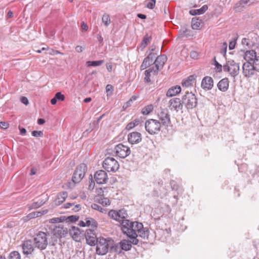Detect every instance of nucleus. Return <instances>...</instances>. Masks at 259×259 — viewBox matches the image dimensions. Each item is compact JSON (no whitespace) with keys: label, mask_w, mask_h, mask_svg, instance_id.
<instances>
[{"label":"nucleus","mask_w":259,"mask_h":259,"mask_svg":"<svg viewBox=\"0 0 259 259\" xmlns=\"http://www.w3.org/2000/svg\"><path fill=\"white\" fill-rule=\"evenodd\" d=\"M113 240L110 239H105L103 237L98 238L96 244V253L99 255H105L110 249L111 251H117V246H113Z\"/></svg>","instance_id":"obj_1"},{"label":"nucleus","mask_w":259,"mask_h":259,"mask_svg":"<svg viewBox=\"0 0 259 259\" xmlns=\"http://www.w3.org/2000/svg\"><path fill=\"white\" fill-rule=\"evenodd\" d=\"M50 236L48 232L46 233L39 231L34 236L33 242L35 247L40 250L45 249L48 244V236Z\"/></svg>","instance_id":"obj_2"},{"label":"nucleus","mask_w":259,"mask_h":259,"mask_svg":"<svg viewBox=\"0 0 259 259\" xmlns=\"http://www.w3.org/2000/svg\"><path fill=\"white\" fill-rule=\"evenodd\" d=\"M144 125L146 131L152 135L158 134L161 128L160 121L154 119H150L146 120Z\"/></svg>","instance_id":"obj_3"},{"label":"nucleus","mask_w":259,"mask_h":259,"mask_svg":"<svg viewBox=\"0 0 259 259\" xmlns=\"http://www.w3.org/2000/svg\"><path fill=\"white\" fill-rule=\"evenodd\" d=\"M182 102L187 109H193L197 106V99L194 94L187 92L182 97Z\"/></svg>","instance_id":"obj_4"},{"label":"nucleus","mask_w":259,"mask_h":259,"mask_svg":"<svg viewBox=\"0 0 259 259\" xmlns=\"http://www.w3.org/2000/svg\"><path fill=\"white\" fill-rule=\"evenodd\" d=\"M102 165L103 168L108 172H115L119 167L118 161L113 157H110L105 159Z\"/></svg>","instance_id":"obj_5"},{"label":"nucleus","mask_w":259,"mask_h":259,"mask_svg":"<svg viewBox=\"0 0 259 259\" xmlns=\"http://www.w3.org/2000/svg\"><path fill=\"white\" fill-rule=\"evenodd\" d=\"M87 166L85 164L81 163L77 166L72 176V181L74 184L79 183L84 177Z\"/></svg>","instance_id":"obj_6"},{"label":"nucleus","mask_w":259,"mask_h":259,"mask_svg":"<svg viewBox=\"0 0 259 259\" xmlns=\"http://www.w3.org/2000/svg\"><path fill=\"white\" fill-rule=\"evenodd\" d=\"M223 69L225 71L229 72L232 76L234 77L239 73V66L238 64L235 63L234 61L229 60L223 66Z\"/></svg>","instance_id":"obj_7"},{"label":"nucleus","mask_w":259,"mask_h":259,"mask_svg":"<svg viewBox=\"0 0 259 259\" xmlns=\"http://www.w3.org/2000/svg\"><path fill=\"white\" fill-rule=\"evenodd\" d=\"M50 229L53 231V237L52 238L54 241H57L58 238L65 237L68 233L67 228L60 226L56 227L54 225H51L50 226Z\"/></svg>","instance_id":"obj_8"},{"label":"nucleus","mask_w":259,"mask_h":259,"mask_svg":"<svg viewBox=\"0 0 259 259\" xmlns=\"http://www.w3.org/2000/svg\"><path fill=\"white\" fill-rule=\"evenodd\" d=\"M116 155L121 158H125L131 153L130 148L122 144L116 145L113 150Z\"/></svg>","instance_id":"obj_9"},{"label":"nucleus","mask_w":259,"mask_h":259,"mask_svg":"<svg viewBox=\"0 0 259 259\" xmlns=\"http://www.w3.org/2000/svg\"><path fill=\"white\" fill-rule=\"evenodd\" d=\"M133 222L129 220H122L120 223L121 230L123 234L127 236L131 234L132 230L133 231Z\"/></svg>","instance_id":"obj_10"},{"label":"nucleus","mask_w":259,"mask_h":259,"mask_svg":"<svg viewBox=\"0 0 259 259\" xmlns=\"http://www.w3.org/2000/svg\"><path fill=\"white\" fill-rule=\"evenodd\" d=\"M159 121H160L161 125L168 126L170 123V115L167 110H162L158 114Z\"/></svg>","instance_id":"obj_11"},{"label":"nucleus","mask_w":259,"mask_h":259,"mask_svg":"<svg viewBox=\"0 0 259 259\" xmlns=\"http://www.w3.org/2000/svg\"><path fill=\"white\" fill-rule=\"evenodd\" d=\"M168 107L171 110H174L178 112L183 109V104L180 98H174L168 101Z\"/></svg>","instance_id":"obj_12"},{"label":"nucleus","mask_w":259,"mask_h":259,"mask_svg":"<svg viewBox=\"0 0 259 259\" xmlns=\"http://www.w3.org/2000/svg\"><path fill=\"white\" fill-rule=\"evenodd\" d=\"M256 61L255 63H251L245 62L243 64L242 66L243 72L245 76H249L251 75H252L254 73V71L255 70H257V68H256L257 64Z\"/></svg>","instance_id":"obj_13"},{"label":"nucleus","mask_w":259,"mask_h":259,"mask_svg":"<svg viewBox=\"0 0 259 259\" xmlns=\"http://www.w3.org/2000/svg\"><path fill=\"white\" fill-rule=\"evenodd\" d=\"M85 237L87 243L90 246H94L96 245L97 240V236L94 230L88 229L85 233Z\"/></svg>","instance_id":"obj_14"},{"label":"nucleus","mask_w":259,"mask_h":259,"mask_svg":"<svg viewBox=\"0 0 259 259\" xmlns=\"http://www.w3.org/2000/svg\"><path fill=\"white\" fill-rule=\"evenodd\" d=\"M94 179L99 184H103L107 183L108 176L107 173L103 170L96 171L94 175Z\"/></svg>","instance_id":"obj_15"},{"label":"nucleus","mask_w":259,"mask_h":259,"mask_svg":"<svg viewBox=\"0 0 259 259\" xmlns=\"http://www.w3.org/2000/svg\"><path fill=\"white\" fill-rule=\"evenodd\" d=\"M246 62L255 63L256 60H258L259 56H257L256 53L254 50H249L245 52L243 55Z\"/></svg>","instance_id":"obj_16"},{"label":"nucleus","mask_w":259,"mask_h":259,"mask_svg":"<svg viewBox=\"0 0 259 259\" xmlns=\"http://www.w3.org/2000/svg\"><path fill=\"white\" fill-rule=\"evenodd\" d=\"M160 69L154 66L153 65L149 67V68L145 71V81H150L151 78L158 74Z\"/></svg>","instance_id":"obj_17"},{"label":"nucleus","mask_w":259,"mask_h":259,"mask_svg":"<svg viewBox=\"0 0 259 259\" xmlns=\"http://www.w3.org/2000/svg\"><path fill=\"white\" fill-rule=\"evenodd\" d=\"M156 54L154 53H150L147 57H146L141 65V69H145L148 67L153 65L154 59L156 57Z\"/></svg>","instance_id":"obj_18"},{"label":"nucleus","mask_w":259,"mask_h":259,"mask_svg":"<svg viewBox=\"0 0 259 259\" xmlns=\"http://www.w3.org/2000/svg\"><path fill=\"white\" fill-rule=\"evenodd\" d=\"M127 138L128 142L131 144H136L142 141V135L137 132L130 133Z\"/></svg>","instance_id":"obj_19"},{"label":"nucleus","mask_w":259,"mask_h":259,"mask_svg":"<svg viewBox=\"0 0 259 259\" xmlns=\"http://www.w3.org/2000/svg\"><path fill=\"white\" fill-rule=\"evenodd\" d=\"M34 244L30 240L24 241L22 244L23 253L25 254H31L34 251Z\"/></svg>","instance_id":"obj_20"},{"label":"nucleus","mask_w":259,"mask_h":259,"mask_svg":"<svg viewBox=\"0 0 259 259\" xmlns=\"http://www.w3.org/2000/svg\"><path fill=\"white\" fill-rule=\"evenodd\" d=\"M166 61V56L165 55H159L156 58L154 61L153 65L161 70L163 68Z\"/></svg>","instance_id":"obj_21"},{"label":"nucleus","mask_w":259,"mask_h":259,"mask_svg":"<svg viewBox=\"0 0 259 259\" xmlns=\"http://www.w3.org/2000/svg\"><path fill=\"white\" fill-rule=\"evenodd\" d=\"M181 91V88L180 85L172 86L166 92V96L171 97L179 94Z\"/></svg>","instance_id":"obj_22"},{"label":"nucleus","mask_w":259,"mask_h":259,"mask_svg":"<svg viewBox=\"0 0 259 259\" xmlns=\"http://www.w3.org/2000/svg\"><path fill=\"white\" fill-rule=\"evenodd\" d=\"M208 9L207 5L203 6L201 8L199 9H192L189 11L190 15L192 16L196 15H201L203 14Z\"/></svg>","instance_id":"obj_23"},{"label":"nucleus","mask_w":259,"mask_h":259,"mask_svg":"<svg viewBox=\"0 0 259 259\" xmlns=\"http://www.w3.org/2000/svg\"><path fill=\"white\" fill-rule=\"evenodd\" d=\"M67 197V193L66 192H62L58 195V197L55 200V202L57 205H60L63 203Z\"/></svg>","instance_id":"obj_24"},{"label":"nucleus","mask_w":259,"mask_h":259,"mask_svg":"<svg viewBox=\"0 0 259 259\" xmlns=\"http://www.w3.org/2000/svg\"><path fill=\"white\" fill-rule=\"evenodd\" d=\"M152 37L148 34H146L141 43V47L142 50H143L151 41Z\"/></svg>","instance_id":"obj_25"},{"label":"nucleus","mask_w":259,"mask_h":259,"mask_svg":"<svg viewBox=\"0 0 259 259\" xmlns=\"http://www.w3.org/2000/svg\"><path fill=\"white\" fill-rule=\"evenodd\" d=\"M120 247L122 250L128 251L131 249L132 244L128 240H123L120 242Z\"/></svg>","instance_id":"obj_26"},{"label":"nucleus","mask_w":259,"mask_h":259,"mask_svg":"<svg viewBox=\"0 0 259 259\" xmlns=\"http://www.w3.org/2000/svg\"><path fill=\"white\" fill-rule=\"evenodd\" d=\"M87 226H91L93 228H96L98 226L97 221L92 218H87L85 219Z\"/></svg>","instance_id":"obj_27"},{"label":"nucleus","mask_w":259,"mask_h":259,"mask_svg":"<svg viewBox=\"0 0 259 259\" xmlns=\"http://www.w3.org/2000/svg\"><path fill=\"white\" fill-rule=\"evenodd\" d=\"M201 25V20L196 18H193L191 22V27L193 29H198Z\"/></svg>","instance_id":"obj_28"},{"label":"nucleus","mask_w":259,"mask_h":259,"mask_svg":"<svg viewBox=\"0 0 259 259\" xmlns=\"http://www.w3.org/2000/svg\"><path fill=\"white\" fill-rule=\"evenodd\" d=\"M119 222L121 223L122 220H126L128 214L124 209H122L118 211Z\"/></svg>","instance_id":"obj_29"},{"label":"nucleus","mask_w":259,"mask_h":259,"mask_svg":"<svg viewBox=\"0 0 259 259\" xmlns=\"http://www.w3.org/2000/svg\"><path fill=\"white\" fill-rule=\"evenodd\" d=\"M143 228V224L138 222H133V231L132 230L131 234H137L138 231Z\"/></svg>","instance_id":"obj_30"},{"label":"nucleus","mask_w":259,"mask_h":259,"mask_svg":"<svg viewBox=\"0 0 259 259\" xmlns=\"http://www.w3.org/2000/svg\"><path fill=\"white\" fill-rule=\"evenodd\" d=\"M140 123H141L140 120L139 119H136L134 120L133 121L128 123L127 124L125 128L127 130H131V129H132L134 127L138 125Z\"/></svg>","instance_id":"obj_31"},{"label":"nucleus","mask_w":259,"mask_h":259,"mask_svg":"<svg viewBox=\"0 0 259 259\" xmlns=\"http://www.w3.org/2000/svg\"><path fill=\"white\" fill-rule=\"evenodd\" d=\"M45 203L44 200L39 199L36 201H34L30 207V209H35L42 205Z\"/></svg>","instance_id":"obj_32"},{"label":"nucleus","mask_w":259,"mask_h":259,"mask_svg":"<svg viewBox=\"0 0 259 259\" xmlns=\"http://www.w3.org/2000/svg\"><path fill=\"white\" fill-rule=\"evenodd\" d=\"M218 87L220 91L225 92L229 87V82H218Z\"/></svg>","instance_id":"obj_33"},{"label":"nucleus","mask_w":259,"mask_h":259,"mask_svg":"<svg viewBox=\"0 0 259 259\" xmlns=\"http://www.w3.org/2000/svg\"><path fill=\"white\" fill-rule=\"evenodd\" d=\"M104 62V60H98L93 61H87V65L88 66H101Z\"/></svg>","instance_id":"obj_34"},{"label":"nucleus","mask_w":259,"mask_h":259,"mask_svg":"<svg viewBox=\"0 0 259 259\" xmlns=\"http://www.w3.org/2000/svg\"><path fill=\"white\" fill-rule=\"evenodd\" d=\"M78 229H75V227L72 228L71 230H70L69 233L72 237L73 239L76 241H77L78 238L79 233L78 232Z\"/></svg>","instance_id":"obj_35"},{"label":"nucleus","mask_w":259,"mask_h":259,"mask_svg":"<svg viewBox=\"0 0 259 259\" xmlns=\"http://www.w3.org/2000/svg\"><path fill=\"white\" fill-rule=\"evenodd\" d=\"M153 110V106L152 105H148L144 107L142 110V113L144 115H148L151 113Z\"/></svg>","instance_id":"obj_36"},{"label":"nucleus","mask_w":259,"mask_h":259,"mask_svg":"<svg viewBox=\"0 0 259 259\" xmlns=\"http://www.w3.org/2000/svg\"><path fill=\"white\" fill-rule=\"evenodd\" d=\"M108 215L111 219L119 222L118 211L113 209L108 212Z\"/></svg>","instance_id":"obj_37"},{"label":"nucleus","mask_w":259,"mask_h":259,"mask_svg":"<svg viewBox=\"0 0 259 259\" xmlns=\"http://www.w3.org/2000/svg\"><path fill=\"white\" fill-rule=\"evenodd\" d=\"M138 233L140 237L144 239L147 238L148 236V230L146 228H144L143 227L142 229L138 231Z\"/></svg>","instance_id":"obj_38"},{"label":"nucleus","mask_w":259,"mask_h":259,"mask_svg":"<svg viewBox=\"0 0 259 259\" xmlns=\"http://www.w3.org/2000/svg\"><path fill=\"white\" fill-rule=\"evenodd\" d=\"M213 82H201V87L205 91L209 90L213 87Z\"/></svg>","instance_id":"obj_39"},{"label":"nucleus","mask_w":259,"mask_h":259,"mask_svg":"<svg viewBox=\"0 0 259 259\" xmlns=\"http://www.w3.org/2000/svg\"><path fill=\"white\" fill-rule=\"evenodd\" d=\"M190 32L186 27H183L179 30V34L181 37L190 36L189 32Z\"/></svg>","instance_id":"obj_40"},{"label":"nucleus","mask_w":259,"mask_h":259,"mask_svg":"<svg viewBox=\"0 0 259 259\" xmlns=\"http://www.w3.org/2000/svg\"><path fill=\"white\" fill-rule=\"evenodd\" d=\"M249 0H240L235 6V8H243L245 5H248Z\"/></svg>","instance_id":"obj_41"},{"label":"nucleus","mask_w":259,"mask_h":259,"mask_svg":"<svg viewBox=\"0 0 259 259\" xmlns=\"http://www.w3.org/2000/svg\"><path fill=\"white\" fill-rule=\"evenodd\" d=\"M91 207L93 209L97 210L102 213H106V210L105 208H102L101 206L96 203L92 204L91 205Z\"/></svg>","instance_id":"obj_42"},{"label":"nucleus","mask_w":259,"mask_h":259,"mask_svg":"<svg viewBox=\"0 0 259 259\" xmlns=\"http://www.w3.org/2000/svg\"><path fill=\"white\" fill-rule=\"evenodd\" d=\"M138 234H131L130 235H128L127 237L131 238L132 240L130 241L131 244H133L134 245H137L139 243V240L137 239V237H138Z\"/></svg>","instance_id":"obj_43"},{"label":"nucleus","mask_w":259,"mask_h":259,"mask_svg":"<svg viewBox=\"0 0 259 259\" xmlns=\"http://www.w3.org/2000/svg\"><path fill=\"white\" fill-rule=\"evenodd\" d=\"M102 23L106 26H108L110 23V19L109 16L106 14L103 15L102 19Z\"/></svg>","instance_id":"obj_44"},{"label":"nucleus","mask_w":259,"mask_h":259,"mask_svg":"<svg viewBox=\"0 0 259 259\" xmlns=\"http://www.w3.org/2000/svg\"><path fill=\"white\" fill-rule=\"evenodd\" d=\"M201 75H199V74H193V75H190L186 80H183V81H194V80H200L201 79Z\"/></svg>","instance_id":"obj_45"},{"label":"nucleus","mask_w":259,"mask_h":259,"mask_svg":"<svg viewBox=\"0 0 259 259\" xmlns=\"http://www.w3.org/2000/svg\"><path fill=\"white\" fill-rule=\"evenodd\" d=\"M9 259H21V255L18 251H14L10 253Z\"/></svg>","instance_id":"obj_46"},{"label":"nucleus","mask_w":259,"mask_h":259,"mask_svg":"<svg viewBox=\"0 0 259 259\" xmlns=\"http://www.w3.org/2000/svg\"><path fill=\"white\" fill-rule=\"evenodd\" d=\"M65 220V217L60 218H54L49 220V223L55 224L57 223L62 222Z\"/></svg>","instance_id":"obj_47"},{"label":"nucleus","mask_w":259,"mask_h":259,"mask_svg":"<svg viewBox=\"0 0 259 259\" xmlns=\"http://www.w3.org/2000/svg\"><path fill=\"white\" fill-rule=\"evenodd\" d=\"M113 91V86L111 84H107L106 87V92L108 97L110 96Z\"/></svg>","instance_id":"obj_48"},{"label":"nucleus","mask_w":259,"mask_h":259,"mask_svg":"<svg viewBox=\"0 0 259 259\" xmlns=\"http://www.w3.org/2000/svg\"><path fill=\"white\" fill-rule=\"evenodd\" d=\"M55 98L58 101H63L65 99V96L64 95L62 94L60 92H57L55 95Z\"/></svg>","instance_id":"obj_49"},{"label":"nucleus","mask_w":259,"mask_h":259,"mask_svg":"<svg viewBox=\"0 0 259 259\" xmlns=\"http://www.w3.org/2000/svg\"><path fill=\"white\" fill-rule=\"evenodd\" d=\"M155 0H148V2L146 5L147 7L150 9H153L155 7Z\"/></svg>","instance_id":"obj_50"},{"label":"nucleus","mask_w":259,"mask_h":259,"mask_svg":"<svg viewBox=\"0 0 259 259\" xmlns=\"http://www.w3.org/2000/svg\"><path fill=\"white\" fill-rule=\"evenodd\" d=\"M79 219L78 217L76 215H70L66 218V220L69 222L74 223L77 221Z\"/></svg>","instance_id":"obj_51"},{"label":"nucleus","mask_w":259,"mask_h":259,"mask_svg":"<svg viewBox=\"0 0 259 259\" xmlns=\"http://www.w3.org/2000/svg\"><path fill=\"white\" fill-rule=\"evenodd\" d=\"M227 43L225 42L223 43L222 48L221 49V53L223 54L224 56L226 55V51H227Z\"/></svg>","instance_id":"obj_52"},{"label":"nucleus","mask_w":259,"mask_h":259,"mask_svg":"<svg viewBox=\"0 0 259 259\" xmlns=\"http://www.w3.org/2000/svg\"><path fill=\"white\" fill-rule=\"evenodd\" d=\"M170 185L171 186V189L173 190H178L179 186L175 181H174V180L170 181Z\"/></svg>","instance_id":"obj_53"},{"label":"nucleus","mask_w":259,"mask_h":259,"mask_svg":"<svg viewBox=\"0 0 259 259\" xmlns=\"http://www.w3.org/2000/svg\"><path fill=\"white\" fill-rule=\"evenodd\" d=\"M32 135L35 137H42L43 133L42 131H34L32 132Z\"/></svg>","instance_id":"obj_54"},{"label":"nucleus","mask_w":259,"mask_h":259,"mask_svg":"<svg viewBox=\"0 0 259 259\" xmlns=\"http://www.w3.org/2000/svg\"><path fill=\"white\" fill-rule=\"evenodd\" d=\"M102 200L103 201H102L101 202L102 205H103V206H108L110 205V201L108 198L104 197L103 198H102Z\"/></svg>","instance_id":"obj_55"},{"label":"nucleus","mask_w":259,"mask_h":259,"mask_svg":"<svg viewBox=\"0 0 259 259\" xmlns=\"http://www.w3.org/2000/svg\"><path fill=\"white\" fill-rule=\"evenodd\" d=\"M9 123L7 122H0V127L3 129H7L9 127Z\"/></svg>","instance_id":"obj_56"},{"label":"nucleus","mask_w":259,"mask_h":259,"mask_svg":"<svg viewBox=\"0 0 259 259\" xmlns=\"http://www.w3.org/2000/svg\"><path fill=\"white\" fill-rule=\"evenodd\" d=\"M137 97L136 96H134L127 102H126V103L130 107L132 105L133 101H135L137 99Z\"/></svg>","instance_id":"obj_57"},{"label":"nucleus","mask_w":259,"mask_h":259,"mask_svg":"<svg viewBox=\"0 0 259 259\" xmlns=\"http://www.w3.org/2000/svg\"><path fill=\"white\" fill-rule=\"evenodd\" d=\"M90 177H91V183L89 186V189L90 190H93L94 188L95 183L93 181V177H92V175H90Z\"/></svg>","instance_id":"obj_58"},{"label":"nucleus","mask_w":259,"mask_h":259,"mask_svg":"<svg viewBox=\"0 0 259 259\" xmlns=\"http://www.w3.org/2000/svg\"><path fill=\"white\" fill-rule=\"evenodd\" d=\"M20 101L22 103H23L25 105H27L29 103L27 98L25 97H22L21 98Z\"/></svg>","instance_id":"obj_59"},{"label":"nucleus","mask_w":259,"mask_h":259,"mask_svg":"<svg viewBox=\"0 0 259 259\" xmlns=\"http://www.w3.org/2000/svg\"><path fill=\"white\" fill-rule=\"evenodd\" d=\"M215 68L217 71H218L219 72L222 71L223 67L220 64H219L217 61H215Z\"/></svg>","instance_id":"obj_60"},{"label":"nucleus","mask_w":259,"mask_h":259,"mask_svg":"<svg viewBox=\"0 0 259 259\" xmlns=\"http://www.w3.org/2000/svg\"><path fill=\"white\" fill-rule=\"evenodd\" d=\"M190 56L193 59H196V58H197V57H198V54L197 52H194V51L191 52L190 53Z\"/></svg>","instance_id":"obj_61"},{"label":"nucleus","mask_w":259,"mask_h":259,"mask_svg":"<svg viewBox=\"0 0 259 259\" xmlns=\"http://www.w3.org/2000/svg\"><path fill=\"white\" fill-rule=\"evenodd\" d=\"M106 68L109 72H111L112 70V65L111 63L106 64Z\"/></svg>","instance_id":"obj_62"},{"label":"nucleus","mask_w":259,"mask_h":259,"mask_svg":"<svg viewBox=\"0 0 259 259\" xmlns=\"http://www.w3.org/2000/svg\"><path fill=\"white\" fill-rule=\"evenodd\" d=\"M236 42L235 41H231L229 42V48L230 50H232L235 48Z\"/></svg>","instance_id":"obj_63"},{"label":"nucleus","mask_w":259,"mask_h":259,"mask_svg":"<svg viewBox=\"0 0 259 259\" xmlns=\"http://www.w3.org/2000/svg\"><path fill=\"white\" fill-rule=\"evenodd\" d=\"M81 28L83 30H87L88 29V26L84 22H81Z\"/></svg>","instance_id":"obj_64"}]
</instances>
